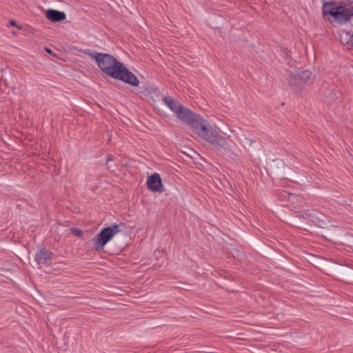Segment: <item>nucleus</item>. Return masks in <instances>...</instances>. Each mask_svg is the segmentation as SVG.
Listing matches in <instances>:
<instances>
[{"instance_id":"obj_4","label":"nucleus","mask_w":353,"mask_h":353,"mask_svg":"<svg viewBox=\"0 0 353 353\" xmlns=\"http://www.w3.org/2000/svg\"><path fill=\"white\" fill-rule=\"evenodd\" d=\"M122 231V225H114L103 228L94 239V250L100 251L116 234Z\"/></svg>"},{"instance_id":"obj_14","label":"nucleus","mask_w":353,"mask_h":353,"mask_svg":"<svg viewBox=\"0 0 353 353\" xmlns=\"http://www.w3.org/2000/svg\"><path fill=\"white\" fill-rule=\"evenodd\" d=\"M10 26H17L16 22L14 21H10Z\"/></svg>"},{"instance_id":"obj_3","label":"nucleus","mask_w":353,"mask_h":353,"mask_svg":"<svg viewBox=\"0 0 353 353\" xmlns=\"http://www.w3.org/2000/svg\"><path fill=\"white\" fill-rule=\"evenodd\" d=\"M323 13L331 15L335 21L343 23L350 19L353 10L342 3L327 2L323 4Z\"/></svg>"},{"instance_id":"obj_9","label":"nucleus","mask_w":353,"mask_h":353,"mask_svg":"<svg viewBox=\"0 0 353 353\" xmlns=\"http://www.w3.org/2000/svg\"><path fill=\"white\" fill-rule=\"evenodd\" d=\"M51 253L46 249H42L37 254V260L39 263H45L50 259Z\"/></svg>"},{"instance_id":"obj_6","label":"nucleus","mask_w":353,"mask_h":353,"mask_svg":"<svg viewBox=\"0 0 353 353\" xmlns=\"http://www.w3.org/2000/svg\"><path fill=\"white\" fill-rule=\"evenodd\" d=\"M163 102L181 120L186 114H189V110L183 107L177 101L170 97H165Z\"/></svg>"},{"instance_id":"obj_15","label":"nucleus","mask_w":353,"mask_h":353,"mask_svg":"<svg viewBox=\"0 0 353 353\" xmlns=\"http://www.w3.org/2000/svg\"><path fill=\"white\" fill-rule=\"evenodd\" d=\"M303 219H308L309 217L307 216V214H306V216H303Z\"/></svg>"},{"instance_id":"obj_8","label":"nucleus","mask_w":353,"mask_h":353,"mask_svg":"<svg viewBox=\"0 0 353 353\" xmlns=\"http://www.w3.org/2000/svg\"><path fill=\"white\" fill-rule=\"evenodd\" d=\"M46 17L52 22H59L65 20L66 15L63 12L49 9L46 11Z\"/></svg>"},{"instance_id":"obj_2","label":"nucleus","mask_w":353,"mask_h":353,"mask_svg":"<svg viewBox=\"0 0 353 353\" xmlns=\"http://www.w3.org/2000/svg\"><path fill=\"white\" fill-rule=\"evenodd\" d=\"M188 113L183 117L181 121L190 125L194 134L217 148L226 149L225 139L221 137L205 119L190 110Z\"/></svg>"},{"instance_id":"obj_1","label":"nucleus","mask_w":353,"mask_h":353,"mask_svg":"<svg viewBox=\"0 0 353 353\" xmlns=\"http://www.w3.org/2000/svg\"><path fill=\"white\" fill-rule=\"evenodd\" d=\"M85 53L94 59L99 68L111 77L133 86H139V81L138 78L112 55L97 52L92 53L90 52H85Z\"/></svg>"},{"instance_id":"obj_11","label":"nucleus","mask_w":353,"mask_h":353,"mask_svg":"<svg viewBox=\"0 0 353 353\" xmlns=\"http://www.w3.org/2000/svg\"><path fill=\"white\" fill-rule=\"evenodd\" d=\"M113 161V157L112 155H108L107 157V163L106 165L108 169H112L113 167L110 165V162Z\"/></svg>"},{"instance_id":"obj_13","label":"nucleus","mask_w":353,"mask_h":353,"mask_svg":"<svg viewBox=\"0 0 353 353\" xmlns=\"http://www.w3.org/2000/svg\"><path fill=\"white\" fill-rule=\"evenodd\" d=\"M46 51L48 54H52L53 56H54V54H52V51L50 49H49V48H46Z\"/></svg>"},{"instance_id":"obj_7","label":"nucleus","mask_w":353,"mask_h":353,"mask_svg":"<svg viewBox=\"0 0 353 353\" xmlns=\"http://www.w3.org/2000/svg\"><path fill=\"white\" fill-rule=\"evenodd\" d=\"M147 185L148 188L153 192H162L163 191L161 177L157 173L148 177Z\"/></svg>"},{"instance_id":"obj_10","label":"nucleus","mask_w":353,"mask_h":353,"mask_svg":"<svg viewBox=\"0 0 353 353\" xmlns=\"http://www.w3.org/2000/svg\"><path fill=\"white\" fill-rule=\"evenodd\" d=\"M70 231L77 236H81L82 234L81 231L77 228H71Z\"/></svg>"},{"instance_id":"obj_12","label":"nucleus","mask_w":353,"mask_h":353,"mask_svg":"<svg viewBox=\"0 0 353 353\" xmlns=\"http://www.w3.org/2000/svg\"><path fill=\"white\" fill-rule=\"evenodd\" d=\"M246 141L248 142L250 146H251L253 143H255L254 141H252V139H246Z\"/></svg>"},{"instance_id":"obj_5","label":"nucleus","mask_w":353,"mask_h":353,"mask_svg":"<svg viewBox=\"0 0 353 353\" xmlns=\"http://www.w3.org/2000/svg\"><path fill=\"white\" fill-rule=\"evenodd\" d=\"M314 78L309 70H303L299 74L290 73L288 82L291 87L296 89L302 88L304 85L312 83Z\"/></svg>"}]
</instances>
